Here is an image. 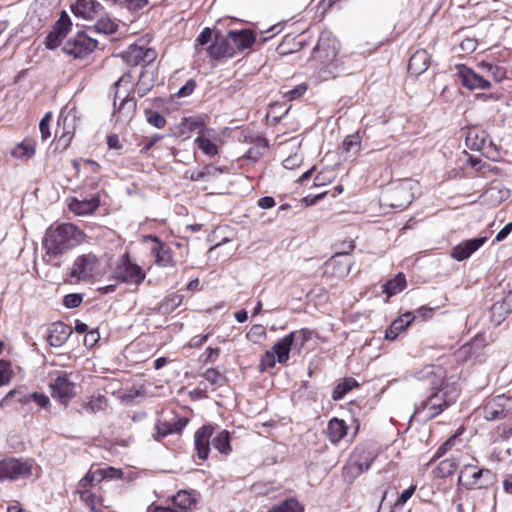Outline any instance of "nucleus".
Returning <instances> with one entry per match:
<instances>
[{
  "instance_id": "obj_34",
  "label": "nucleus",
  "mask_w": 512,
  "mask_h": 512,
  "mask_svg": "<svg viewBox=\"0 0 512 512\" xmlns=\"http://www.w3.org/2000/svg\"><path fill=\"white\" fill-rule=\"evenodd\" d=\"M108 405L107 398L103 395H92L87 402L83 404V409L89 413L95 414L104 411Z\"/></svg>"
},
{
  "instance_id": "obj_2",
  "label": "nucleus",
  "mask_w": 512,
  "mask_h": 512,
  "mask_svg": "<svg viewBox=\"0 0 512 512\" xmlns=\"http://www.w3.org/2000/svg\"><path fill=\"white\" fill-rule=\"evenodd\" d=\"M83 233L71 223H63L47 229L43 240L46 254L58 256L78 245L82 241Z\"/></svg>"
},
{
  "instance_id": "obj_52",
  "label": "nucleus",
  "mask_w": 512,
  "mask_h": 512,
  "mask_svg": "<svg viewBox=\"0 0 512 512\" xmlns=\"http://www.w3.org/2000/svg\"><path fill=\"white\" fill-rule=\"evenodd\" d=\"M148 3V0H123L121 5L131 12H138L144 9Z\"/></svg>"
},
{
  "instance_id": "obj_15",
  "label": "nucleus",
  "mask_w": 512,
  "mask_h": 512,
  "mask_svg": "<svg viewBox=\"0 0 512 512\" xmlns=\"http://www.w3.org/2000/svg\"><path fill=\"white\" fill-rule=\"evenodd\" d=\"M509 398L505 395H499L484 406L483 418L487 421H496L506 418L508 413Z\"/></svg>"
},
{
  "instance_id": "obj_56",
  "label": "nucleus",
  "mask_w": 512,
  "mask_h": 512,
  "mask_svg": "<svg viewBox=\"0 0 512 512\" xmlns=\"http://www.w3.org/2000/svg\"><path fill=\"white\" fill-rule=\"evenodd\" d=\"M182 125L189 131H194L203 127V120L200 117L184 118Z\"/></svg>"
},
{
  "instance_id": "obj_22",
  "label": "nucleus",
  "mask_w": 512,
  "mask_h": 512,
  "mask_svg": "<svg viewBox=\"0 0 512 512\" xmlns=\"http://www.w3.org/2000/svg\"><path fill=\"white\" fill-rule=\"evenodd\" d=\"M101 8V4L95 0H77L75 4L71 6L73 14L84 20L94 18Z\"/></svg>"
},
{
  "instance_id": "obj_27",
  "label": "nucleus",
  "mask_w": 512,
  "mask_h": 512,
  "mask_svg": "<svg viewBox=\"0 0 512 512\" xmlns=\"http://www.w3.org/2000/svg\"><path fill=\"white\" fill-rule=\"evenodd\" d=\"M347 430L344 420L332 418L327 426V437L332 443H337L347 434Z\"/></svg>"
},
{
  "instance_id": "obj_33",
  "label": "nucleus",
  "mask_w": 512,
  "mask_h": 512,
  "mask_svg": "<svg viewBox=\"0 0 512 512\" xmlns=\"http://www.w3.org/2000/svg\"><path fill=\"white\" fill-rule=\"evenodd\" d=\"M172 504V507L178 510L191 511L192 506L195 504V499L192 497L190 492L182 490L173 496Z\"/></svg>"
},
{
  "instance_id": "obj_17",
  "label": "nucleus",
  "mask_w": 512,
  "mask_h": 512,
  "mask_svg": "<svg viewBox=\"0 0 512 512\" xmlns=\"http://www.w3.org/2000/svg\"><path fill=\"white\" fill-rule=\"evenodd\" d=\"M213 430L211 425H204L194 434V445L199 459L205 460L209 455Z\"/></svg>"
},
{
  "instance_id": "obj_35",
  "label": "nucleus",
  "mask_w": 512,
  "mask_h": 512,
  "mask_svg": "<svg viewBox=\"0 0 512 512\" xmlns=\"http://www.w3.org/2000/svg\"><path fill=\"white\" fill-rule=\"evenodd\" d=\"M405 286L406 279L402 273H399L395 278L386 282V284L383 286V292L386 293L388 297H391L401 292Z\"/></svg>"
},
{
  "instance_id": "obj_37",
  "label": "nucleus",
  "mask_w": 512,
  "mask_h": 512,
  "mask_svg": "<svg viewBox=\"0 0 512 512\" xmlns=\"http://www.w3.org/2000/svg\"><path fill=\"white\" fill-rule=\"evenodd\" d=\"M99 469L92 470L90 469L86 475L78 482L77 490H87L90 489L95 485L101 482V477L98 474Z\"/></svg>"
},
{
  "instance_id": "obj_4",
  "label": "nucleus",
  "mask_w": 512,
  "mask_h": 512,
  "mask_svg": "<svg viewBox=\"0 0 512 512\" xmlns=\"http://www.w3.org/2000/svg\"><path fill=\"white\" fill-rule=\"evenodd\" d=\"M100 267L99 257L92 252H87L75 258L69 277L75 282L88 281L99 275Z\"/></svg>"
},
{
  "instance_id": "obj_50",
  "label": "nucleus",
  "mask_w": 512,
  "mask_h": 512,
  "mask_svg": "<svg viewBox=\"0 0 512 512\" xmlns=\"http://www.w3.org/2000/svg\"><path fill=\"white\" fill-rule=\"evenodd\" d=\"M98 474L101 477V481L104 479H121L123 477L122 470L114 467H106L99 469Z\"/></svg>"
},
{
  "instance_id": "obj_23",
  "label": "nucleus",
  "mask_w": 512,
  "mask_h": 512,
  "mask_svg": "<svg viewBox=\"0 0 512 512\" xmlns=\"http://www.w3.org/2000/svg\"><path fill=\"white\" fill-rule=\"evenodd\" d=\"M296 332H290L288 335L279 339L270 350L274 353L277 362L280 364H284L289 359V354L291 351V346L295 340Z\"/></svg>"
},
{
  "instance_id": "obj_20",
  "label": "nucleus",
  "mask_w": 512,
  "mask_h": 512,
  "mask_svg": "<svg viewBox=\"0 0 512 512\" xmlns=\"http://www.w3.org/2000/svg\"><path fill=\"white\" fill-rule=\"evenodd\" d=\"M487 241L486 237H479L465 240L453 247L451 256L457 261H463L469 258L472 253L478 250Z\"/></svg>"
},
{
  "instance_id": "obj_59",
  "label": "nucleus",
  "mask_w": 512,
  "mask_h": 512,
  "mask_svg": "<svg viewBox=\"0 0 512 512\" xmlns=\"http://www.w3.org/2000/svg\"><path fill=\"white\" fill-rule=\"evenodd\" d=\"M196 88V82L195 80L193 79H189L184 86H182L178 92H177V96L179 98L181 97H187L189 95H191L193 93V91L195 90Z\"/></svg>"
},
{
  "instance_id": "obj_41",
  "label": "nucleus",
  "mask_w": 512,
  "mask_h": 512,
  "mask_svg": "<svg viewBox=\"0 0 512 512\" xmlns=\"http://www.w3.org/2000/svg\"><path fill=\"white\" fill-rule=\"evenodd\" d=\"M213 30L206 27L204 28L194 42V49L196 54H201L203 47L212 43Z\"/></svg>"
},
{
  "instance_id": "obj_39",
  "label": "nucleus",
  "mask_w": 512,
  "mask_h": 512,
  "mask_svg": "<svg viewBox=\"0 0 512 512\" xmlns=\"http://www.w3.org/2000/svg\"><path fill=\"white\" fill-rule=\"evenodd\" d=\"M125 61L132 66L143 64L142 47L132 45L123 53Z\"/></svg>"
},
{
  "instance_id": "obj_48",
  "label": "nucleus",
  "mask_w": 512,
  "mask_h": 512,
  "mask_svg": "<svg viewBox=\"0 0 512 512\" xmlns=\"http://www.w3.org/2000/svg\"><path fill=\"white\" fill-rule=\"evenodd\" d=\"M360 143L361 141L359 135H348L343 141V149L347 153H357L360 149Z\"/></svg>"
},
{
  "instance_id": "obj_10",
  "label": "nucleus",
  "mask_w": 512,
  "mask_h": 512,
  "mask_svg": "<svg viewBox=\"0 0 512 512\" xmlns=\"http://www.w3.org/2000/svg\"><path fill=\"white\" fill-rule=\"evenodd\" d=\"M32 474V462L16 458H7L0 461V481H14Z\"/></svg>"
},
{
  "instance_id": "obj_63",
  "label": "nucleus",
  "mask_w": 512,
  "mask_h": 512,
  "mask_svg": "<svg viewBox=\"0 0 512 512\" xmlns=\"http://www.w3.org/2000/svg\"><path fill=\"white\" fill-rule=\"evenodd\" d=\"M72 135H73V129L72 130L69 129L67 131L64 129V131L58 137V143L63 145L64 148H66L70 143Z\"/></svg>"
},
{
  "instance_id": "obj_40",
  "label": "nucleus",
  "mask_w": 512,
  "mask_h": 512,
  "mask_svg": "<svg viewBox=\"0 0 512 512\" xmlns=\"http://www.w3.org/2000/svg\"><path fill=\"white\" fill-rule=\"evenodd\" d=\"M481 68L495 81L500 82L506 78V69L489 62H482Z\"/></svg>"
},
{
  "instance_id": "obj_7",
  "label": "nucleus",
  "mask_w": 512,
  "mask_h": 512,
  "mask_svg": "<svg viewBox=\"0 0 512 512\" xmlns=\"http://www.w3.org/2000/svg\"><path fill=\"white\" fill-rule=\"evenodd\" d=\"M465 143L469 149L479 151L488 159L497 160L499 157L497 146L484 130L478 128L468 129L465 136Z\"/></svg>"
},
{
  "instance_id": "obj_1",
  "label": "nucleus",
  "mask_w": 512,
  "mask_h": 512,
  "mask_svg": "<svg viewBox=\"0 0 512 512\" xmlns=\"http://www.w3.org/2000/svg\"><path fill=\"white\" fill-rule=\"evenodd\" d=\"M443 373L442 368L435 366H426L416 373L417 379L427 382L434 391L415 405L413 417L421 416L423 421H428L455 403L459 390L456 385L444 382Z\"/></svg>"
},
{
  "instance_id": "obj_13",
  "label": "nucleus",
  "mask_w": 512,
  "mask_h": 512,
  "mask_svg": "<svg viewBox=\"0 0 512 512\" xmlns=\"http://www.w3.org/2000/svg\"><path fill=\"white\" fill-rule=\"evenodd\" d=\"M144 242L152 241L154 245L151 247V253L155 257V263L161 267H173L175 262L170 247L161 242L154 235H147L143 238Z\"/></svg>"
},
{
  "instance_id": "obj_31",
  "label": "nucleus",
  "mask_w": 512,
  "mask_h": 512,
  "mask_svg": "<svg viewBox=\"0 0 512 512\" xmlns=\"http://www.w3.org/2000/svg\"><path fill=\"white\" fill-rule=\"evenodd\" d=\"M213 447L223 455H228L232 452L230 444V434L227 430H221L213 439Z\"/></svg>"
},
{
  "instance_id": "obj_16",
  "label": "nucleus",
  "mask_w": 512,
  "mask_h": 512,
  "mask_svg": "<svg viewBox=\"0 0 512 512\" xmlns=\"http://www.w3.org/2000/svg\"><path fill=\"white\" fill-rule=\"evenodd\" d=\"M71 26L69 16L62 12L53 30L47 35L45 44L48 49H55L59 46L61 39L67 34Z\"/></svg>"
},
{
  "instance_id": "obj_3",
  "label": "nucleus",
  "mask_w": 512,
  "mask_h": 512,
  "mask_svg": "<svg viewBox=\"0 0 512 512\" xmlns=\"http://www.w3.org/2000/svg\"><path fill=\"white\" fill-rule=\"evenodd\" d=\"M458 482L468 490L488 488L495 482V475L489 469L478 468L475 464H465Z\"/></svg>"
},
{
  "instance_id": "obj_8",
  "label": "nucleus",
  "mask_w": 512,
  "mask_h": 512,
  "mask_svg": "<svg viewBox=\"0 0 512 512\" xmlns=\"http://www.w3.org/2000/svg\"><path fill=\"white\" fill-rule=\"evenodd\" d=\"M376 456L377 452L375 449L366 446H358L351 454L345 470L351 476L356 477L370 468Z\"/></svg>"
},
{
  "instance_id": "obj_29",
  "label": "nucleus",
  "mask_w": 512,
  "mask_h": 512,
  "mask_svg": "<svg viewBox=\"0 0 512 512\" xmlns=\"http://www.w3.org/2000/svg\"><path fill=\"white\" fill-rule=\"evenodd\" d=\"M35 151V141L33 139L26 138L12 150L11 154L14 158L24 160L33 157Z\"/></svg>"
},
{
  "instance_id": "obj_36",
  "label": "nucleus",
  "mask_w": 512,
  "mask_h": 512,
  "mask_svg": "<svg viewBox=\"0 0 512 512\" xmlns=\"http://www.w3.org/2000/svg\"><path fill=\"white\" fill-rule=\"evenodd\" d=\"M356 386H358V383L354 378H345L334 388L332 392V398L336 401L341 400L346 395V393H348Z\"/></svg>"
},
{
  "instance_id": "obj_25",
  "label": "nucleus",
  "mask_w": 512,
  "mask_h": 512,
  "mask_svg": "<svg viewBox=\"0 0 512 512\" xmlns=\"http://www.w3.org/2000/svg\"><path fill=\"white\" fill-rule=\"evenodd\" d=\"M69 210L77 215H88L93 213L99 206L98 197H92L90 199L78 200L72 199L69 203Z\"/></svg>"
},
{
  "instance_id": "obj_54",
  "label": "nucleus",
  "mask_w": 512,
  "mask_h": 512,
  "mask_svg": "<svg viewBox=\"0 0 512 512\" xmlns=\"http://www.w3.org/2000/svg\"><path fill=\"white\" fill-rule=\"evenodd\" d=\"M277 362V359L270 350L266 351V353L261 357L260 360V370L264 371L270 368H273Z\"/></svg>"
},
{
  "instance_id": "obj_49",
  "label": "nucleus",
  "mask_w": 512,
  "mask_h": 512,
  "mask_svg": "<svg viewBox=\"0 0 512 512\" xmlns=\"http://www.w3.org/2000/svg\"><path fill=\"white\" fill-rule=\"evenodd\" d=\"M145 114H146L147 122L149 124H151L152 126L158 128V129L165 127L166 119L159 112L146 110Z\"/></svg>"
},
{
  "instance_id": "obj_60",
  "label": "nucleus",
  "mask_w": 512,
  "mask_h": 512,
  "mask_svg": "<svg viewBox=\"0 0 512 512\" xmlns=\"http://www.w3.org/2000/svg\"><path fill=\"white\" fill-rule=\"evenodd\" d=\"M142 57H143V65H147L156 59L157 53L152 48L142 47Z\"/></svg>"
},
{
  "instance_id": "obj_9",
  "label": "nucleus",
  "mask_w": 512,
  "mask_h": 512,
  "mask_svg": "<svg viewBox=\"0 0 512 512\" xmlns=\"http://www.w3.org/2000/svg\"><path fill=\"white\" fill-rule=\"evenodd\" d=\"M71 374L67 372L51 373L52 381L50 388L52 396L57 398L62 404L68 405L75 396V383L70 379Z\"/></svg>"
},
{
  "instance_id": "obj_45",
  "label": "nucleus",
  "mask_w": 512,
  "mask_h": 512,
  "mask_svg": "<svg viewBox=\"0 0 512 512\" xmlns=\"http://www.w3.org/2000/svg\"><path fill=\"white\" fill-rule=\"evenodd\" d=\"M269 512H303V507L295 499H288L271 509Z\"/></svg>"
},
{
  "instance_id": "obj_61",
  "label": "nucleus",
  "mask_w": 512,
  "mask_h": 512,
  "mask_svg": "<svg viewBox=\"0 0 512 512\" xmlns=\"http://www.w3.org/2000/svg\"><path fill=\"white\" fill-rule=\"evenodd\" d=\"M99 340V333L96 330H91L86 333L84 337V344L87 347H93L94 344Z\"/></svg>"
},
{
  "instance_id": "obj_24",
  "label": "nucleus",
  "mask_w": 512,
  "mask_h": 512,
  "mask_svg": "<svg viewBox=\"0 0 512 512\" xmlns=\"http://www.w3.org/2000/svg\"><path fill=\"white\" fill-rule=\"evenodd\" d=\"M231 37H233V45L237 51L250 49L256 40L254 32L250 29L243 30H230Z\"/></svg>"
},
{
  "instance_id": "obj_43",
  "label": "nucleus",
  "mask_w": 512,
  "mask_h": 512,
  "mask_svg": "<svg viewBox=\"0 0 512 512\" xmlns=\"http://www.w3.org/2000/svg\"><path fill=\"white\" fill-rule=\"evenodd\" d=\"M203 378L214 386H224L226 384V377L221 372L214 368H209L203 373Z\"/></svg>"
},
{
  "instance_id": "obj_5",
  "label": "nucleus",
  "mask_w": 512,
  "mask_h": 512,
  "mask_svg": "<svg viewBox=\"0 0 512 512\" xmlns=\"http://www.w3.org/2000/svg\"><path fill=\"white\" fill-rule=\"evenodd\" d=\"M414 185L415 183L411 180L393 184L383 195L382 204L399 210L407 208L414 198L412 192Z\"/></svg>"
},
{
  "instance_id": "obj_21",
  "label": "nucleus",
  "mask_w": 512,
  "mask_h": 512,
  "mask_svg": "<svg viewBox=\"0 0 512 512\" xmlns=\"http://www.w3.org/2000/svg\"><path fill=\"white\" fill-rule=\"evenodd\" d=\"M118 91L115 92L114 98V114L117 115L118 120L122 122H129L136 111L137 103L134 97L126 95L117 106Z\"/></svg>"
},
{
  "instance_id": "obj_14",
  "label": "nucleus",
  "mask_w": 512,
  "mask_h": 512,
  "mask_svg": "<svg viewBox=\"0 0 512 512\" xmlns=\"http://www.w3.org/2000/svg\"><path fill=\"white\" fill-rule=\"evenodd\" d=\"M458 79L462 86L469 90L489 89L491 83L484 76L477 74L471 68L460 66L457 72Z\"/></svg>"
},
{
  "instance_id": "obj_26",
  "label": "nucleus",
  "mask_w": 512,
  "mask_h": 512,
  "mask_svg": "<svg viewBox=\"0 0 512 512\" xmlns=\"http://www.w3.org/2000/svg\"><path fill=\"white\" fill-rule=\"evenodd\" d=\"M428 66V53L425 50H418L410 57L408 72L413 75H420L428 69Z\"/></svg>"
},
{
  "instance_id": "obj_44",
  "label": "nucleus",
  "mask_w": 512,
  "mask_h": 512,
  "mask_svg": "<svg viewBox=\"0 0 512 512\" xmlns=\"http://www.w3.org/2000/svg\"><path fill=\"white\" fill-rule=\"evenodd\" d=\"M196 144L198 145V148L206 155L212 157L215 156L218 153L217 145L212 142L210 139L204 137V136H198L195 139Z\"/></svg>"
},
{
  "instance_id": "obj_19",
  "label": "nucleus",
  "mask_w": 512,
  "mask_h": 512,
  "mask_svg": "<svg viewBox=\"0 0 512 512\" xmlns=\"http://www.w3.org/2000/svg\"><path fill=\"white\" fill-rule=\"evenodd\" d=\"M188 424V419L184 417H174L172 420H159L156 425V440H160L167 435L181 433Z\"/></svg>"
},
{
  "instance_id": "obj_28",
  "label": "nucleus",
  "mask_w": 512,
  "mask_h": 512,
  "mask_svg": "<svg viewBox=\"0 0 512 512\" xmlns=\"http://www.w3.org/2000/svg\"><path fill=\"white\" fill-rule=\"evenodd\" d=\"M76 492L79 494L80 500L93 512H102L103 499L100 494L94 493L90 489Z\"/></svg>"
},
{
  "instance_id": "obj_11",
  "label": "nucleus",
  "mask_w": 512,
  "mask_h": 512,
  "mask_svg": "<svg viewBox=\"0 0 512 512\" xmlns=\"http://www.w3.org/2000/svg\"><path fill=\"white\" fill-rule=\"evenodd\" d=\"M97 46V41L84 32L77 33L63 45V52L74 58H83L89 55Z\"/></svg>"
},
{
  "instance_id": "obj_55",
  "label": "nucleus",
  "mask_w": 512,
  "mask_h": 512,
  "mask_svg": "<svg viewBox=\"0 0 512 512\" xmlns=\"http://www.w3.org/2000/svg\"><path fill=\"white\" fill-rule=\"evenodd\" d=\"M307 90V86L305 84L297 85L295 88L284 93V98L287 101L295 100L301 97Z\"/></svg>"
},
{
  "instance_id": "obj_42",
  "label": "nucleus",
  "mask_w": 512,
  "mask_h": 512,
  "mask_svg": "<svg viewBox=\"0 0 512 512\" xmlns=\"http://www.w3.org/2000/svg\"><path fill=\"white\" fill-rule=\"evenodd\" d=\"M458 464L454 458H447L441 461L437 466V474L439 477L451 476L457 470Z\"/></svg>"
},
{
  "instance_id": "obj_18",
  "label": "nucleus",
  "mask_w": 512,
  "mask_h": 512,
  "mask_svg": "<svg viewBox=\"0 0 512 512\" xmlns=\"http://www.w3.org/2000/svg\"><path fill=\"white\" fill-rule=\"evenodd\" d=\"M71 334L70 326L63 322H54L47 330L46 340L51 347H61Z\"/></svg>"
},
{
  "instance_id": "obj_57",
  "label": "nucleus",
  "mask_w": 512,
  "mask_h": 512,
  "mask_svg": "<svg viewBox=\"0 0 512 512\" xmlns=\"http://www.w3.org/2000/svg\"><path fill=\"white\" fill-rule=\"evenodd\" d=\"M416 488V485H411L409 488L405 489L395 501V507H402L413 496Z\"/></svg>"
},
{
  "instance_id": "obj_62",
  "label": "nucleus",
  "mask_w": 512,
  "mask_h": 512,
  "mask_svg": "<svg viewBox=\"0 0 512 512\" xmlns=\"http://www.w3.org/2000/svg\"><path fill=\"white\" fill-rule=\"evenodd\" d=\"M31 398L41 408L47 407L49 405V403H50L49 397L46 396L45 394L33 393Z\"/></svg>"
},
{
  "instance_id": "obj_32",
  "label": "nucleus",
  "mask_w": 512,
  "mask_h": 512,
  "mask_svg": "<svg viewBox=\"0 0 512 512\" xmlns=\"http://www.w3.org/2000/svg\"><path fill=\"white\" fill-rule=\"evenodd\" d=\"M508 197L507 191L499 189L497 187H491L483 193L480 198L482 202L487 203L490 206H497Z\"/></svg>"
},
{
  "instance_id": "obj_51",
  "label": "nucleus",
  "mask_w": 512,
  "mask_h": 512,
  "mask_svg": "<svg viewBox=\"0 0 512 512\" xmlns=\"http://www.w3.org/2000/svg\"><path fill=\"white\" fill-rule=\"evenodd\" d=\"M83 301L82 294L71 293L64 296L63 304L66 308L72 309L78 307Z\"/></svg>"
},
{
  "instance_id": "obj_12",
  "label": "nucleus",
  "mask_w": 512,
  "mask_h": 512,
  "mask_svg": "<svg viewBox=\"0 0 512 512\" xmlns=\"http://www.w3.org/2000/svg\"><path fill=\"white\" fill-rule=\"evenodd\" d=\"M233 43V37H231V32L229 31L225 37L216 36L214 41L208 45L205 50L209 57L215 60L224 57H233L236 52H238Z\"/></svg>"
},
{
  "instance_id": "obj_38",
  "label": "nucleus",
  "mask_w": 512,
  "mask_h": 512,
  "mask_svg": "<svg viewBox=\"0 0 512 512\" xmlns=\"http://www.w3.org/2000/svg\"><path fill=\"white\" fill-rule=\"evenodd\" d=\"M118 24L108 16L101 17L94 25L95 31L102 34H112L117 30Z\"/></svg>"
},
{
  "instance_id": "obj_58",
  "label": "nucleus",
  "mask_w": 512,
  "mask_h": 512,
  "mask_svg": "<svg viewBox=\"0 0 512 512\" xmlns=\"http://www.w3.org/2000/svg\"><path fill=\"white\" fill-rule=\"evenodd\" d=\"M458 438V435L455 434L448 438L437 450L435 457H441L444 455L448 450H450L456 443Z\"/></svg>"
},
{
  "instance_id": "obj_6",
  "label": "nucleus",
  "mask_w": 512,
  "mask_h": 512,
  "mask_svg": "<svg viewBox=\"0 0 512 512\" xmlns=\"http://www.w3.org/2000/svg\"><path fill=\"white\" fill-rule=\"evenodd\" d=\"M146 278V273L136 263L131 261L130 255L124 253L114 268L110 279L118 280L127 284L140 285Z\"/></svg>"
},
{
  "instance_id": "obj_46",
  "label": "nucleus",
  "mask_w": 512,
  "mask_h": 512,
  "mask_svg": "<svg viewBox=\"0 0 512 512\" xmlns=\"http://www.w3.org/2000/svg\"><path fill=\"white\" fill-rule=\"evenodd\" d=\"M13 378V371L11 363L5 360H0V387L10 383Z\"/></svg>"
},
{
  "instance_id": "obj_47",
  "label": "nucleus",
  "mask_w": 512,
  "mask_h": 512,
  "mask_svg": "<svg viewBox=\"0 0 512 512\" xmlns=\"http://www.w3.org/2000/svg\"><path fill=\"white\" fill-rule=\"evenodd\" d=\"M52 120L51 112H47L39 123V130L42 141H47L51 137L50 123Z\"/></svg>"
},
{
  "instance_id": "obj_30",
  "label": "nucleus",
  "mask_w": 512,
  "mask_h": 512,
  "mask_svg": "<svg viewBox=\"0 0 512 512\" xmlns=\"http://www.w3.org/2000/svg\"><path fill=\"white\" fill-rule=\"evenodd\" d=\"M183 301V295L173 293L165 297L158 305V312L161 314L172 313Z\"/></svg>"
},
{
  "instance_id": "obj_64",
  "label": "nucleus",
  "mask_w": 512,
  "mask_h": 512,
  "mask_svg": "<svg viewBox=\"0 0 512 512\" xmlns=\"http://www.w3.org/2000/svg\"><path fill=\"white\" fill-rule=\"evenodd\" d=\"M512 231V222L507 223L496 235L497 241H503Z\"/></svg>"
},
{
  "instance_id": "obj_53",
  "label": "nucleus",
  "mask_w": 512,
  "mask_h": 512,
  "mask_svg": "<svg viewBox=\"0 0 512 512\" xmlns=\"http://www.w3.org/2000/svg\"><path fill=\"white\" fill-rule=\"evenodd\" d=\"M265 336V328L260 324L253 325L247 334V338L252 342H257Z\"/></svg>"
}]
</instances>
